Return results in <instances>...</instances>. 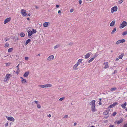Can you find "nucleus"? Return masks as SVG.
<instances>
[{
	"label": "nucleus",
	"instance_id": "1",
	"mask_svg": "<svg viewBox=\"0 0 127 127\" xmlns=\"http://www.w3.org/2000/svg\"><path fill=\"white\" fill-rule=\"evenodd\" d=\"M95 101L93 100L90 102L89 104L91 106L92 111V112H94L96 111V109H95Z\"/></svg>",
	"mask_w": 127,
	"mask_h": 127
},
{
	"label": "nucleus",
	"instance_id": "2",
	"mask_svg": "<svg viewBox=\"0 0 127 127\" xmlns=\"http://www.w3.org/2000/svg\"><path fill=\"white\" fill-rule=\"evenodd\" d=\"M127 25V23L125 21H123L120 25L119 27L120 28H122Z\"/></svg>",
	"mask_w": 127,
	"mask_h": 127
},
{
	"label": "nucleus",
	"instance_id": "3",
	"mask_svg": "<svg viewBox=\"0 0 127 127\" xmlns=\"http://www.w3.org/2000/svg\"><path fill=\"white\" fill-rule=\"evenodd\" d=\"M26 11L24 9H21V12L23 16H26L27 15V14Z\"/></svg>",
	"mask_w": 127,
	"mask_h": 127
},
{
	"label": "nucleus",
	"instance_id": "4",
	"mask_svg": "<svg viewBox=\"0 0 127 127\" xmlns=\"http://www.w3.org/2000/svg\"><path fill=\"white\" fill-rule=\"evenodd\" d=\"M117 10V6H115L112 7L111 9V12L113 13L114 12L116 11Z\"/></svg>",
	"mask_w": 127,
	"mask_h": 127
},
{
	"label": "nucleus",
	"instance_id": "5",
	"mask_svg": "<svg viewBox=\"0 0 127 127\" xmlns=\"http://www.w3.org/2000/svg\"><path fill=\"white\" fill-rule=\"evenodd\" d=\"M6 118L9 121H14L15 120L14 118L12 117H7L6 116Z\"/></svg>",
	"mask_w": 127,
	"mask_h": 127
},
{
	"label": "nucleus",
	"instance_id": "6",
	"mask_svg": "<svg viewBox=\"0 0 127 127\" xmlns=\"http://www.w3.org/2000/svg\"><path fill=\"white\" fill-rule=\"evenodd\" d=\"M11 20V18L10 17L8 18H7L4 21V24H6L8 22H9Z\"/></svg>",
	"mask_w": 127,
	"mask_h": 127
},
{
	"label": "nucleus",
	"instance_id": "7",
	"mask_svg": "<svg viewBox=\"0 0 127 127\" xmlns=\"http://www.w3.org/2000/svg\"><path fill=\"white\" fill-rule=\"evenodd\" d=\"M117 102L114 103L112 104L111 105H110L108 107V108H111L115 106V105H117Z\"/></svg>",
	"mask_w": 127,
	"mask_h": 127
},
{
	"label": "nucleus",
	"instance_id": "8",
	"mask_svg": "<svg viewBox=\"0 0 127 127\" xmlns=\"http://www.w3.org/2000/svg\"><path fill=\"white\" fill-rule=\"evenodd\" d=\"M11 76V74L8 73L6 75L5 79H8V80L10 78Z\"/></svg>",
	"mask_w": 127,
	"mask_h": 127
},
{
	"label": "nucleus",
	"instance_id": "9",
	"mask_svg": "<svg viewBox=\"0 0 127 127\" xmlns=\"http://www.w3.org/2000/svg\"><path fill=\"white\" fill-rule=\"evenodd\" d=\"M108 62H106L104 63L103 64L105 65V66L104 67V68L106 69L109 66L108 65Z\"/></svg>",
	"mask_w": 127,
	"mask_h": 127
},
{
	"label": "nucleus",
	"instance_id": "10",
	"mask_svg": "<svg viewBox=\"0 0 127 127\" xmlns=\"http://www.w3.org/2000/svg\"><path fill=\"white\" fill-rule=\"evenodd\" d=\"M54 57L53 55H51L49 56L47 58V60L49 61H51L53 59Z\"/></svg>",
	"mask_w": 127,
	"mask_h": 127
},
{
	"label": "nucleus",
	"instance_id": "11",
	"mask_svg": "<svg viewBox=\"0 0 127 127\" xmlns=\"http://www.w3.org/2000/svg\"><path fill=\"white\" fill-rule=\"evenodd\" d=\"M82 59H79L77 62L76 64H75L77 66H79L80 64V63H82Z\"/></svg>",
	"mask_w": 127,
	"mask_h": 127
},
{
	"label": "nucleus",
	"instance_id": "12",
	"mask_svg": "<svg viewBox=\"0 0 127 127\" xmlns=\"http://www.w3.org/2000/svg\"><path fill=\"white\" fill-rule=\"evenodd\" d=\"M28 36L29 37L31 36L33 34L32 31L31 30H28Z\"/></svg>",
	"mask_w": 127,
	"mask_h": 127
},
{
	"label": "nucleus",
	"instance_id": "13",
	"mask_svg": "<svg viewBox=\"0 0 127 127\" xmlns=\"http://www.w3.org/2000/svg\"><path fill=\"white\" fill-rule=\"evenodd\" d=\"M91 54L89 53H88L87 54L85 55V59H87L90 56Z\"/></svg>",
	"mask_w": 127,
	"mask_h": 127
},
{
	"label": "nucleus",
	"instance_id": "14",
	"mask_svg": "<svg viewBox=\"0 0 127 127\" xmlns=\"http://www.w3.org/2000/svg\"><path fill=\"white\" fill-rule=\"evenodd\" d=\"M123 121V119L122 118H121L120 119L117 121V123L118 124H119L121 123Z\"/></svg>",
	"mask_w": 127,
	"mask_h": 127
},
{
	"label": "nucleus",
	"instance_id": "15",
	"mask_svg": "<svg viewBox=\"0 0 127 127\" xmlns=\"http://www.w3.org/2000/svg\"><path fill=\"white\" fill-rule=\"evenodd\" d=\"M127 105V103L126 102H125L124 104H121V106L123 109H125V106Z\"/></svg>",
	"mask_w": 127,
	"mask_h": 127
},
{
	"label": "nucleus",
	"instance_id": "16",
	"mask_svg": "<svg viewBox=\"0 0 127 127\" xmlns=\"http://www.w3.org/2000/svg\"><path fill=\"white\" fill-rule=\"evenodd\" d=\"M45 88L50 87L52 86V85L50 84H46L44 85Z\"/></svg>",
	"mask_w": 127,
	"mask_h": 127
},
{
	"label": "nucleus",
	"instance_id": "17",
	"mask_svg": "<svg viewBox=\"0 0 127 127\" xmlns=\"http://www.w3.org/2000/svg\"><path fill=\"white\" fill-rule=\"evenodd\" d=\"M115 21L114 20L112 21L111 22L110 24V25L111 26H113L115 24Z\"/></svg>",
	"mask_w": 127,
	"mask_h": 127
},
{
	"label": "nucleus",
	"instance_id": "18",
	"mask_svg": "<svg viewBox=\"0 0 127 127\" xmlns=\"http://www.w3.org/2000/svg\"><path fill=\"white\" fill-rule=\"evenodd\" d=\"M29 71L26 72L23 75L24 77H26L28 76L29 74Z\"/></svg>",
	"mask_w": 127,
	"mask_h": 127
},
{
	"label": "nucleus",
	"instance_id": "19",
	"mask_svg": "<svg viewBox=\"0 0 127 127\" xmlns=\"http://www.w3.org/2000/svg\"><path fill=\"white\" fill-rule=\"evenodd\" d=\"M78 66H77L75 64V65H74L73 66V69L74 70H77V69H78V68H77Z\"/></svg>",
	"mask_w": 127,
	"mask_h": 127
},
{
	"label": "nucleus",
	"instance_id": "20",
	"mask_svg": "<svg viewBox=\"0 0 127 127\" xmlns=\"http://www.w3.org/2000/svg\"><path fill=\"white\" fill-rule=\"evenodd\" d=\"M22 83L23 84H25L27 83V80L26 79H25L21 80Z\"/></svg>",
	"mask_w": 127,
	"mask_h": 127
},
{
	"label": "nucleus",
	"instance_id": "21",
	"mask_svg": "<svg viewBox=\"0 0 127 127\" xmlns=\"http://www.w3.org/2000/svg\"><path fill=\"white\" fill-rule=\"evenodd\" d=\"M117 89V88L116 87H114L111 88L110 89V91H109L110 92H111V91H115L116 89Z\"/></svg>",
	"mask_w": 127,
	"mask_h": 127
},
{
	"label": "nucleus",
	"instance_id": "22",
	"mask_svg": "<svg viewBox=\"0 0 127 127\" xmlns=\"http://www.w3.org/2000/svg\"><path fill=\"white\" fill-rule=\"evenodd\" d=\"M124 55V54L123 53L121 54V55L119 56V59H121L122 58L123 56Z\"/></svg>",
	"mask_w": 127,
	"mask_h": 127
},
{
	"label": "nucleus",
	"instance_id": "23",
	"mask_svg": "<svg viewBox=\"0 0 127 127\" xmlns=\"http://www.w3.org/2000/svg\"><path fill=\"white\" fill-rule=\"evenodd\" d=\"M31 41L30 39H28L26 41L25 43L26 45L27 44H28Z\"/></svg>",
	"mask_w": 127,
	"mask_h": 127
},
{
	"label": "nucleus",
	"instance_id": "24",
	"mask_svg": "<svg viewBox=\"0 0 127 127\" xmlns=\"http://www.w3.org/2000/svg\"><path fill=\"white\" fill-rule=\"evenodd\" d=\"M127 34V30L124 32L122 34V35L124 36Z\"/></svg>",
	"mask_w": 127,
	"mask_h": 127
},
{
	"label": "nucleus",
	"instance_id": "25",
	"mask_svg": "<svg viewBox=\"0 0 127 127\" xmlns=\"http://www.w3.org/2000/svg\"><path fill=\"white\" fill-rule=\"evenodd\" d=\"M48 23L46 22L44 23L43 24V26L45 27H47L48 26Z\"/></svg>",
	"mask_w": 127,
	"mask_h": 127
},
{
	"label": "nucleus",
	"instance_id": "26",
	"mask_svg": "<svg viewBox=\"0 0 127 127\" xmlns=\"http://www.w3.org/2000/svg\"><path fill=\"white\" fill-rule=\"evenodd\" d=\"M20 35L21 37H23L25 36V34L23 32H22L20 34Z\"/></svg>",
	"mask_w": 127,
	"mask_h": 127
},
{
	"label": "nucleus",
	"instance_id": "27",
	"mask_svg": "<svg viewBox=\"0 0 127 127\" xmlns=\"http://www.w3.org/2000/svg\"><path fill=\"white\" fill-rule=\"evenodd\" d=\"M116 28H115L114 29L112 30L111 32V34H113L115 32L116 30Z\"/></svg>",
	"mask_w": 127,
	"mask_h": 127
},
{
	"label": "nucleus",
	"instance_id": "28",
	"mask_svg": "<svg viewBox=\"0 0 127 127\" xmlns=\"http://www.w3.org/2000/svg\"><path fill=\"white\" fill-rule=\"evenodd\" d=\"M119 42L120 43H122L124 42L125 41V40L124 39L119 40Z\"/></svg>",
	"mask_w": 127,
	"mask_h": 127
},
{
	"label": "nucleus",
	"instance_id": "29",
	"mask_svg": "<svg viewBox=\"0 0 127 127\" xmlns=\"http://www.w3.org/2000/svg\"><path fill=\"white\" fill-rule=\"evenodd\" d=\"M13 50V48H10L9 49H8V52H11Z\"/></svg>",
	"mask_w": 127,
	"mask_h": 127
},
{
	"label": "nucleus",
	"instance_id": "30",
	"mask_svg": "<svg viewBox=\"0 0 127 127\" xmlns=\"http://www.w3.org/2000/svg\"><path fill=\"white\" fill-rule=\"evenodd\" d=\"M11 64V63L10 62H8L6 63V66H9Z\"/></svg>",
	"mask_w": 127,
	"mask_h": 127
},
{
	"label": "nucleus",
	"instance_id": "31",
	"mask_svg": "<svg viewBox=\"0 0 127 127\" xmlns=\"http://www.w3.org/2000/svg\"><path fill=\"white\" fill-rule=\"evenodd\" d=\"M108 113V112H107V111L106 110L104 112H103V113L104 115H106Z\"/></svg>",
	"mask_w": 127,
	"mask_h": 127
},
{
	"label": "nucleus",
	"instance_id": "32",
	"mask_svg": "<svg viewBox=\"0 0 127 127\" xmlns=\"http://www.w3.org/2000/svg\"><path fill=\"white\" fill-rule=\"evenodd\" d=\"M94 59V58L93 57L91 58L89 60V61H88V62L89 63L91 62Z\"/></svg>",
	"mask_w": 127,
	"mask_h": 127
},
{
	"label": "nucleus",
	"instance_id": "33",
	"mask_svg": "<svg viewBox=\"0 0 127 127\" xmlns=\"http://www.w3.org/2000/svg\"><path fill=\"white\" fill-rule=\"evenodd\" d=\"M98 55V54L97 53H96L95 55H94L93 58L94 59Z\"/></svg>",
	"mask_w": 127,
	"mask_h": 127
},
{
	"label": "nucleus",
	"instance_id": "34",
	"mask_svg": "<svg viewBox=\"0 0 127 127\" xmlns=\"http://www.w3.org/2000/svg\"><path fill=\"white\" fill-rule=\"evenodd\" d=\"M36 32V30L32 29V33L33 34L35 33Z\"/></svg>",
	"mask_w": 127,
	"mask_h": 127
},
{
	"label": "nucleus",
	"instance_id": "35",
	"mask_svg": "<svg viewBox=\"0 0 127 127\" xmlns=\"http://www.w3.org/2000/svg\"><path fill=\"white\" fill-rule=\"evenodd\" d=\"M38 87H39L42 88H45L44 85H38Z\"/></svg>",
	"mask_w": 127,
	"mask_h": 127
},
{
	"label": "nucleus",
	"instance_id": "36",
	"mask_svg": "<svg viewBox=\"0 0 127 127\" xmlns=\"http://www.w3.org/2000/svg\"><path fill=\"white\" fill-rule=\"evenodd\" d=\"M9 45V44L8 43H6L4 46L5 47H8Z\"/></svg>",
	"mask_w": 127,
	"mask_h": 127
},
{
	"label": "nucleus",
	"instance_id": "37",
	"mask_svg": "<svg viewBox=\"0 0 127 127\" xmlns=\"http://www.w3.org/2000/svg\"><path fill=\"white\" fill-rule=\"evenodd\" d=\"M65 99V97H62L61 98H60L59 100L60 101H62V100H63Z\"/></svg>",
	"mask_w": 127,
	"mask_h": 127
},
{
	"label": "nucleus",
	"instance_id": "38",
	"mask_svg": "<svg viewBox=\"0 0 127 127\" xmlns=\"http://www.w3.org/2000/svg\"><path fill=\"white\" fill-rule=\"evenodd\" d=\"M60 46V45H56L55 46L54 48V49H56L57 48H58Z\"/></svg>",
	"mask_w": 127,
	"mask_h": 127
},
{
	"label": "nucleus",
	"instance_id": "39",
	"mask_svg": "<svg viewBox=\"0 0 127 127\" xmlns=\"http://www.w3.org/2000/svg\"><path fill=\"white\" fill-rule=\"evenodd\" d=\"M117 114V113L116 112H114L113 113L112 115L113 116H115Z\"/></svg>",
	"mask_w": 127,
	"mask_h": 127
},
{
	"label": "nucleus",
	"instance_id": "40",
	"mask_svg": "<svg viewBox=\"0 0 127 127\" xmlns=\"http://www.w3.org/2000/svg\"><path fill=\"white\" fill-rule=\"evenodd\" d=\"M123 1L122 0H120V1H119L118 2V3L120 4Z\"/></svg>",
	"mask_w": 127,
	"mask_h": 127
},
{
	"label": "nucleus",
	"instance_id": "41",
	"mask_svg": "<svg viewBox=\"0 0 127 127\" xmlns=\"http://www.w3.org/2000/svg\"><path fill=\"white\" fill-rule=\"evenodd\" d=\"M19 72V68L17 69V70L16 71V73L18 74Z\"/></svg>",
	"mask_w": 127,
	"mask_h": 127
},
{
	"label": "nucleus",
	"instance_id": "42",
	"mask_svg": "<svg viewBox=\"0 0 127 127\" xmlns=\"http://www.w3.org/2000/svg\"><path fill=\"white\" fill-rule=\"evenodd\" d=\"M37 107L38 108H41V106L39 104H37Z\"/></svg>",
	"mask_w": 127,
	"mask_h": 127
},
{
	"label": "nucleus",
	"instance_id": "43",
	"mask_svg": "<svg viewBox=\"0 0 127 127\" xmlns=\"http://www.w3.org/2000/svg\"><path fill=\"white\" fill-rule=\"evenodd\" d=\"M29 58L28 57H25V60H27Z\"/></svg>",
	"mask_w": 127,
	"mask_h": 127
},
{
	"label": "nucleus",
	"instance_id": "44",
	"mask_svg": "<svg viewBox=\"0 0 127 127\" xmlns=\"http://www.w3.org/2000/svg\"><path fill=\"white\" fill-rule=\"evenodd\" d=\"M120 43V42H119V40H118V41H117L116 42V44H119Z\"/></svg>",
	"mask_w": 127,
	"mask_h": 127
},
{
	"label": "nucleus",
	"instance_id": "45",
	"mask_svg": "<svg viewBox=\"0 0 127 127\" xmlns=\"http://www.w3.org/2000/svg\"><path fill=\"white\" fill-rule=\"evenodd\" d=\"M114 125H110L108 127H114Z\"/></svg>",
	"mask_w": 127,
	"mask_h": 127
},
{
	"label": "nucleus",
	"instance_id": "46",
	"mask_svg": "<svg viewBox=\"0 0 127 127\" xmlns=\"http://www.w3.org/2000/svg\"><path fill=\"white\" fill-rule=\"evenodd\" d=\"M124 127H127V123H126L124 125Z\"/></svg>",
	"mask_w": 127,
	"mask_h": 127
},
{
	"label": "nucleus",
	"instance_id": "47",
	"mask_svg": "<svg viewBox=\"0 0 127 127\" xmlns=\"http://www.w3.org/2000/svg\"><path fill=\"white\" fill-rule=\"evenodd\" d=\"M68 115H66L65 116L63 117L64 118H67L68 117Z\"/></svg>",
	"mask_w": 127,
	"mask_h": 127
},
{
	"label": "nucleus",
	"instance_id": "48",
	"mask_svg": "<svg viewBox=\"0 0 127 127\" xmlns=\"http://www.w3.org/2000/svg\"><path fill=\"white\" fill-rule=\"evenodd\" d=\"M8 125V123H6L5 125V127H7Z\"/></svg>",
	"mask_w": 127,
	"mask_h": 127
},
{
	"label": "nucleus",
	"instance_id": "49",
	"mask_svg": "<svg viewBox=\"0 0 127 127\" xmlns=\"http://www.w3.org/2000/svg\"><path fill=\"white\" fill-rule=\"evenodd\" d=\"M73 11V9H70V12L72 13Z\"/></svg>",
	"mask_w": 127,
	"mask_h": 127
},
{
	"label": "nucleus",
	"instance_id": "50",
	"mask_svg": "<svg viewBox=\"0 0 127 127\" xmlns=\"http://www.w3.org/2000/svg\"><path fill=\"white\" fill-rule=\"evenodd\" d=\"M73 43L72 42H70L69 43V44L70 45H73Z\"/></svg>",
	"mask_w": 127,
	"mask_h": 127
},
{
	"label": "nucleus",
	"instance_id": "51",
	"mask_svg": "<svg viewBox=\"0 0 127 127\" xmlns=\"http://www.w3.org/2000/svg\"><path fill=\"white\" fill-rule=\"evenodd\" d=\"M79 2L80 4H81L82 3V1L81 0H80L79 1Z\"/></svg>",
	"mask_w": 127,
	"mask_h": 127
},
{
	"label": "nucleus",
	"instance_id": "52",
	"mask_svg": "<svg viewBox=\"0 0 127 127\" xmlns=\"http://www.w3.org/2000/svg\"><path fill=\"white\" fill-rule=\"evenodd\" d=\"M8 80V79H5L4 80V82H5L7 81Z\"/></svg>",
	"mask_w": 127,
	"mask_h": 127
},
{
	"label": "nucleus",
	"instance_id": "53",
	"mask_svg": "<svg viewBox=\"0 0 127 127\" xmlns=\"http://www.w3.org/2000/svg\"><path fill=\"white\" fill-rule=\"evenodd\" d=\"M4 39L5 40V41H7L8 40H9V39H8H8H6V38H5Z\"/></svg>",
	"mask_w": 127,
	"mask_h": 127
},
{
	"label": "nucleus",
	"instance_id": "54",
	"mask_svg": "<svg viewBox=\"0 0 127 127\" xmlns=\"http://www.w3.org/2000/svg\"><path fill=\"white\" fill-rule=\"evenodd\" d=\"M37 104H38V101H34Z\"/></svg>",
	"mask_w": 127,
	"mask_h": 127
},
{
	"label": "nucleus",
	"instance_id": "55",
	"mask_svg": "<svg viewBox=\"0 0 127 127\" xmlns=\"http://www.w3.org/2000/svg\"><path fill=\"white\" fill-rule=\"evenodd\" d=\"M20 64H19L17 66H16V67L17 68V69L19 68V65Z\"/></svg>",
	"mask_w": 127,
	"mask_h": 127
},
{
	"label": "nucleus",
	"instance_id": "56",
	"mask_svg": "<svg viewBox=\"0 0 127 127\" xmlns=\"http://www.w3.org/2000/svg\"><path fill=\"white\" fill-rule=\"evenodd\" d=\"M35 8H36V9H37L38 8V6H35Z\"/></svg>",
	"mask_w": 127,
	"mask_h": 127
},
{
	"label": "nucleus",
	"instance_id": "57",
	"mask_svg": "<svg viewBox=\"0 0 127 127\" xmlns=\"http://www.w3.org/2000/svg\"><path fill=\"white\" fill-rule=\"evenodd\" d=\"M56 8H58V7H59V5H56Z\"/></svg>",
	"mask_w": 127,
	"mask_h": 127
},
{
	"label": "nucleus",
	"instance_id": "58",
	"mask_svg": "<svg viewBox=\"0 0 127 127\" xmlns=\"http://www.w3.org/2000/svg\"><path fill=\"white\" fill-rule=\"evenodd\" d=\"M99 104L100 105H101L102 104V103H101V101H99Z\"/></svg>",
	"mask_w": 127,
	"mask_h": 127
},
{
	"label": "nucleus",
	"instance_id": "59",
	"mask_svg": "<svg viewBox=\"0 0 127 127\" xmlns=\"http://www.w3.org/2000/svg\"><path fill=\"white\" fill-rule=\"evenodd\" d=\"M51 114H49L48 115V117H49V118L50 117H51Z\"/></svg>",
	"mask_w": 127,
	"mask_h": 127
},
{
	"label": "nucleus",
	"instance_id": "60",
	"mask_svg": "<svg viewBox=\"0 0 127 127\" xmlns=\"http://www.w3.org/2000/svg\"><path fill=\"white\" fill-rule=\"evenodd\" d=\"M61 11L60 10H59L58 11V13H61Z\"/></svg>",
	"mask_w": 127,
	"mask_h": 127
},
{
	"label": "nucleus",
	"instance_id": "61",
	"mask_svg": "<svg viewBox=\"0 0 127 127\" xmlns=\"http://www.w3.org/2000/svg\"><path fill=\"white\" fill-rule=\"evenodd\" d=\"M119 59H118V58H117L115 60H116V61H117Z\"/></svg>",
	"mask_w": 127,
	"mask_h": 127
},
{
	"label": "nucleus",
	"instance_id": "62",
	"mask_svg": "<svg viewBox=\"0 0 127 127\" xmlns=\"http://www.w3.org/2000/svg\"><path fill=\"white\" fill-rule=\"evenodd\" d=\"M76 124H77L75 122V123H74V126H75V125H76Z\"/></svg>",
	"mask_w": 127,
	"mask_h": 127
},
{
	"label": "nucleus",
	"instance_id": "63",
	"mask_svg": "<svg viewBox=\"0 0 127 127\" xmlns=\"http://www.w3.org/2000/svg\"><path fill=\"white\" fill-rule=\"evenodd\" d=\"M106 110L107 111V112H108L109 113V111L110 110V109H108V110Z\"/></svg>",
	"mask_w": 127,
	"mask_h": 127
},
{
	"label": "nucleus",
	"instance_id": "64",
	"mask_svg": "<svg viewBox=\"0 0 127 127\" xmlns=\"http://www.w3.org/2000/svg\"><path fill=\"white\" fill-rule=\"evenodd\" d=\"M20 78L22 80H23V79H24L23 77H21Z\"/></svg>",
	"mask_w": 127,
	"mask_h": 127
}]
</instances>
